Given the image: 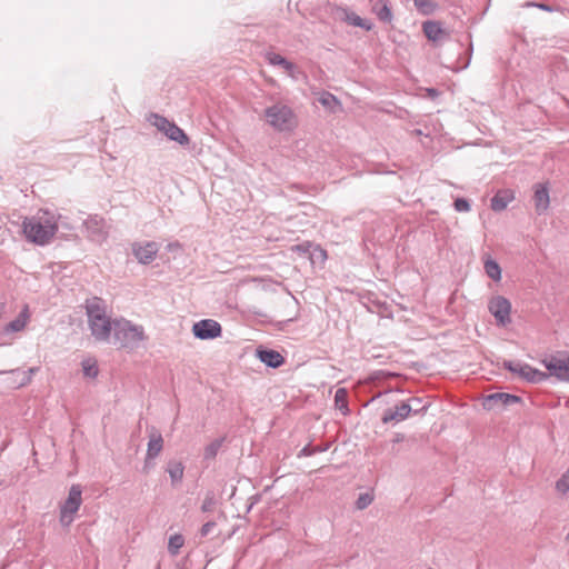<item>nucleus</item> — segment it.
Here are the masks:
<instances>
[{
	"label": "nucleus",
	"instance_id": "nucleus-1",
	"mask_svg": "<svg viewBox=\"0 0 569 569\" xmlns=\"http://www.w3.org/2000/svg\"><path fill=\"white\" fill-rule=\"evenodd\" d=\"M22 230L30 242L46 246L58 231L56 216L49 210H40L37 216L23 220Z\"/></svg>",
	"mask_w": 569,
	"mask_h": 569
},
{
	"label": "nucleus",
	"instance_id": "nucleus-2",
	"mask_svg": "<svg viewBox=\"0 0 569 569\" xmlns=\"http://www.w3.org/2000/svg\"><path fill=\"white\" fill-rule=\"evenodd\" d=\"M112 342L127 352L138 351L148 341L143 326L136 325L124 318L113 320Z\"/></svg>",
	"mask_w": 569,
	"mask_h": 569
},
{
	"label": "nucleus",
	"instance_id": "nucleus-3",
	"mask_svg": "<svg viewBox=\"0 0 569 569\" xmlns=\"http://www.w3.org/2000/svg\"><path fill=\"white\" fill-rule=\"evenodd\" d=\"M86 311L92 336L108 341L113 332V320L107 317L103 300L98 297L87 300Z\"/></svg>",
	"mask_w": 569,
	"mask_h": 569
},
{
	"label": "nucleus",
	"instance_id": "nucleus-4",
	"mask_svg": "<svg viewBox=\"0 0 569 569\" xmlns=\"http://www.w3.org/2000/svg\"><path fill=\"white\" fill-rule=\"evenodd\" d=\"M267 122L279 132L291 131L296 128L297 121L293 110L282 103H276L264 110Z\"/></svg>",
	"mask_w": 569,
	"mask_h": 569
},
{
	"label": "nucleus",
	"instance_id": "nucleus-5",
	"mask_svg": "<svg viewBox=\"0 0 569 569\" xmlns=\"http://www.w3.org/2000/svg\"><path fill=\"white\" fill-rule=\"evenodd\" d=\"M149 121L169 140L174 141L183 147L189 144L190 139L188 134L173 121H170L166 117L158 113H151Z\"/></svg>",
	"mask_w": 569,
	"mask_h": 569
},
{
	"label": "nucleus",
	"instance_id": "nucleus-6",
	"mask_svg": "<svg viewBox=\"0 0 569 569\" xmlns=\"http://www.w3.org/2000/svg\"><path fill=\"white\" fill-rule=\"evenodd\" d=\"M502 365L505 369L518 375L528 382L541 383L548 379V375H546V372L531 368L529 365H523L519 361L503 360Z\"/></svg>",
	"mask_w": 569,
	"mask_h": 569
},
{
	"label": "nucleus",
	"instance_id": "nucleus-7",
	"mask_svg": "<svg viewBox=\"0 0 569 569\" xmlns=\"http://www.w3.org/2000/svg\"><path fill=\"white\" fill-rule=\"evenodd\" d=\"M81 501V487L72 485L68 498L60 509V522L63 526H69L72 522L73 515L79 510Z\"/></svg>",
	"mask_w": 569,
	"mask_h": 569
},
{
	"label": "nucleus",
	"instance_id": "nucleus-8",
	"mask_svg": "<svg viewBox=\"0 0 569 569\" xmlns=\"http://www.w3.org/2000/svg\"><path fill=\"white\" fill-rule=\"evenodd\" d=\"M522 398L517 395H511L507 392H493L482 397V408L485 410H503L505 408L515 405L521 403Z\"/></svg>",
	"mask_w": 569,
	"mask_h": 569
},
{
	"label": "nucleus",
	"instance_id": "nucleus-9",
	"mask_svg": "<svg viewBox=\"0 0 569 569\" xmlns=\"http://www.w3.org/2000/svg\"><path fill=\"white\" fill-rule=\"evenodd\" d=\"M488 310L495 317L498 326L506 327L511 322V302L507 298L492 297L488 302Z\"/></svg>",
	"mask_w": 569,
	"mask_h": 569
},
{
	"label": "nucleus",
	"instance_id": "nucleus-10",
	"mask_svg": "<svg viewBox=\"0 0 569 569\" xmlns=\"http://www.w3.org/2000/svg\"><path fill=\"white\" fill-rule=\"evenodd\" d=\"M428 406L429 405H425L420 408H413L411 405L407 402H401L395 408H388L387 410H385L381 417V421L383 423H389L391 421L399 422L408 418L411 412L419 413L426 411L428 409Z\"/></svg>",
	"mask_w": 569,
	"mask_h": 569
},
{
	"label": "nucleus",
	"instance_id": "nucleus-11",
	"mask_svg": "<svg viewBox=\"0 0 569 569\" xmlns=\"http://www.w3.org/2000/svg\"><path fill=\"white\" fill-rule=\"evenodd\" d=\"M192 332L198 339L209 340L220 337L222 328L221 325L213 319H202L193 325Z\"/></svg>",
	"mask_w": 569,
	"mask_h": 569
},
{
	"label": "nucleus",
	"instance_id": "nucleus-12",
	"mask_svg": "<svg viewBox=\"0 0 569 569\" xmlns=\"http://www.w3.org/2000/svg\"><path fill=\"white\" fill-rule=\"evenodd\" d=\"M542 363L548 370L546 375L560 381H569V358H543Z\"/></svg>",
	"mask_w": 569,
	"mask_h": 569
},
{
	"label": "nucleus",
	"instance_id": "nucleus-13",
	"mask_svg": "<svg viewBox=\"0 0 569 569\" xmlns=\"http://www.w3.org/2000/svg\"><path fill=\"white\" fill-rule=\"evenodd\" d=\"M148 438L149 441L143 467L144 470L152 467L151 461H153L163 449L162 435L154 427L150 429Z\"/></svg>",
	"mask_w": 569,
	"mask_h": 569
},
{
	"label": "nucleus",
	"instance_id": "nucleus-14",
	"mask_svg": "<svg viewBox=\"0 0 569 569\" xmlns=\"http://www.w3.org/2000/svg\"><path fill=\"white\" fill-rule=\"evenodd\" d=\"M159 251V246L154 241H148L143 244L136 243L132 247V252L137 260L142 264L152 262Z\"/></svg>",
	"mask_w": 569,
	"mask_h": 569
},
{
	"label": "nucleus",
	"instance_id": "nucleus-15",
	"mask_svg": "<svg viewBox=\"0 0 569 569\" xmlns=\"http://www.w3.org/2000/svg\"><path fill=\"white\" fill-rule=\"evenodd\" d=\"M84 228L91 240L101 242L107 239L108 232L104 230V221L98 216L89 217L84 221Z\"/></svg>",
	"mask_w": 569,
	"mask_h": 569
},
{
	"label": "nucleus",
	"instance_id": "nucleus-16",
	"mask_svg": "<svg viewBox=\"0 0 569 569\" xmlns=\"http://www.w3.org/2000/svg\"><path fill=\"white\" fill-rule=\"evenodd\" d=\"M533 202L537 214L546 213L550 204L549 189L547 183H537L533 187Z\"/></svg>",
	"mask_w": 569,
	"mask_h": 569
},
{
	"label": "nucleus",
	"instance_id": "nucleus-17",
	"mask_svg": "<svg viewBox=\"0 0 569 569\" xmlns=\"http://www.w3.org/2000/svg\"><path fill=\"white\" fill-rule=\"evenodd\" d=\"M422 31L429 41L437 42L449 34L442 28L441 22L435 20H427L422 23Z\"/></svg>",
	"mask_w": 569,
	"mask_h": 569
},
{
	"label": "nucleus",
	"instance_id": "nucleus-18",
	"mask_svg": "<svg viewBox=\"0 0 569 569\" xmlns=\"http://www.w3.org/2000/svg\"><path fill=\"white\" fill-rule=\"evenodd\" d=\"M515 199L513 192L509 189L499 190L492 198L490 207L493 211H502Z\"/></svg>",
	"mask_w": 569,
	"mask_h": 569
},
{
	"label": "nucleus",
	"instance_id": "nucleus-19",
	"mask_svg": "<svg viewBox=\"0 0 569 569\" xmlns=\"http://www.w3.org/2000/svg\"><path fill=\"white\" fill-rule=\"evenodd\" d=\"M29 319V310L26 306L20 313L17 316L16 319L10 321L8 325H6L2 329L3 335H9L13 332H19L24 329L27 321Z\"/></svg>",
	"mask_w": 569,
	"mask_h": 569
},
{
	"label": "nucleus",
	"instance_id": "nucleus-20",
	"mask_svg": "<svg viewBox=\"0 0 569 569\" xmlns=\"http://www.w3.org/2000/svg\"><path fill=\"white\" fill-rule=\"evenodd\" d=\"M372 12L383 23H390L393 20V13L388 0H377L372 6Z\"/></svg>",
	"mask_w": 569,
	"mask_h": 569
},
{
	"label": "nucleus",
	"instance_id": "nucleus-21",
	"mask_svg": "<svg viewBox=\"0 0 569 569\" xmlns=\"http://www.w3.org/2000/svg\"><path fill=\"white\" fill-rule=\"evenodd\" d=\"M266 60L271 66H280L282 67L289 74H292V72L296 70V64L288 59L283 58L279 53L269 51L266 53Z\"/></svg>",
	"mask_w": 569,
	"mask_h": 569
},
{
	"label": "nucleus",
	"instance_id": "nucleus-22",
	"mask_svg": "<svg viewBox=\"0 0 569 569\" xmlns=\"http://www.w3.org/2000/svg\"><path fill=\"white\" fill-rule=\"evenodd\" d=\"M166 471L169 473L171 485L176 486L183 479L184 466L181 461L170 460Z\"/></svg>",
	"mask_w": 569,
	"mask_h": 569
},
{
	"label": "nucleus",
	"instance_id": "nucleus-23",
	"mask_svg": "<svg viewBox=\"0 0 569 569\" xmlns=\"http://www.w3.org/2000/svg\"><path fill=\"white\" fill-rule=\"evenodd\" d=\"M312 243L310 241H305L298 244H295L291 247L292 252H297L299 254H307L310 253L313 256L317 253V257L320 258L322 261L327 259V252L326 250L321 249L320 247H315L313 252H311Z\"/></svg>",
	"mask_w": 569,
	"mask_h": 569
},
{
	"label": "nucleus",
	"instance_id": "nucleus-24",
	"mask_svg": "<svg viewBox=\"0 0 569 569\" xmlns=\"http://www.w3.org/2000/svg\"><path fill=\"white\" fill-rule=\"evenodd\" d=\"M241 356H281L279 351L269 349L262 345H248L243 348Z\"/></svg>",
	"mask_w": 569,
	"mask_h": 569
},
{
	"label": "nucleus",
	"instance_id": "nucleus-25",
	"mask_svg": "<svg viewBox=\"0 0 569 569\" xmlns=\"http://www.w3.org/2000/svg\"><path fill=\"white\" fill-rule=\"evenodd\" d=\"M335 407H336V409L341 411V413L343 416H348L350 413V409H349V406H348V391H347V389H345V388L337 389V391L335 393Z\"/></svg>",
	"mask_w": 569,
	"mask_h": 569
},
{
	"label": "nucleus",
	"instance_id": "nucleus-26",
	"mask_svg": "<svg viewBox=\"0 0 569 569\" xmlns=\"http://www.w3.org/2000/svg\"><path fill=\"white\" fill-rule=\"evenodd\" d=\"M413 6L422 16H431L438 9L433 0H413Z\"/></svg>",
	"mask_w": 569,
	"mask_h": 569
},
{
	"label": "nucleus",
	"instance_id": "nucleus-27",
	"mask_svg": "<svg viewBox=\"0 0 569 569\" xmlns=\"http://www.w3.org/2000/svg\"><path fill=\"white\" fill-rule=\"evenodd\" d=\"M485 271L487 276L492 279L493 281H500L501 280V268L499 263L489 258L485 261Z\"/></svg>",
	"mask_w": 569,
	"mask_h": 569
},
{
	"label": "nucleus",
	"instance_id": "nucleus-28",
	"mask_svg": "<svg viewBox=\"0 0 569 569\" xmlns=\"http://www.w3.org/2000/svg\"><path fill=\"white\" fill-rule=\"evenodd\" d=\"M259 365L258 369H254L256 371L262 373L261 369L263 368L266 371H268V368L277 369L284 365L286 358H258Z\"/></svg>",
	"mask_w": 569,
	"mask_h": 569
},
{
	"label": "nucleus",
	"instance_id": "nucleus-29",
	"mask_svg": "<svg viewBox=\"0 0 569 569\" xmlns=\"http://www.w3.org/2000/svg\"><path fill=\"white\" fill-rule=\"evenodd\" d=\"M329 447H330V445L328 442L317 445V446H312L311 443H308L299 451L298 457L299 458L309 457V456H312L316 453L325 452L329 449Z\"/></svg>",
	"mask_w": 569,
	"mask_h": 569
},
{
	"label": "nucleus",
	"instance_id": "nucleus-30",
	"mask_svg": "<svg viewBox=\"0 0 569 569\" xmlns=\"http://www.w3.org/2000/svg\"><path fill=\"white\" fill-rule=\"evenodd\" d=\"M224 441V438H218L214 439L212 442H210L206 448L203 452V457L206 460L214 459L218 455V451L222 447V443Z\"/></svg>",
	"mask_w": 569,
	"mask_h": 569
},
{
	"label": "nucleus",
	"instance_id": "nucleus-31",
	"mask_svg": "<svg viewBox=\"0 0 569 569\" xmlns=\"http://www.w3.org/2000/svg\"><path fill=\"white\" fill-rule=\"evenodd\" d=\"M82 371L86 377L96 378L99 373L96 358H84L82 361Z\"/></svg>",
	"mask_w": 569,
	"mask_h": 569
},
{
	"label": "nucleus",
	"instance_id": "nucleus-32",
	"mask_svg": "<svg viewBox=\"0 0 569 569\" xmlns=\"http://www.w3.org/2000/svg\"><path fill=\"white\" fill-rule=\"evenodd\" d=\"M184 539L182 535H173L169 538L168 542V551L170 555L176 556L178 555L180 548L183 546Z\"/></svg>",
	"mask_w": 569,
	"mask_h": 569
},
{
	"label": "nucleus",
	"instance_id": "nucleus-33",
	"mask_svg": "<svg viewBox=\"0 0 569 569\" xmlns=\"http://www.w3.org/2000/svg\"><path fill=\"white\" fill-rule=\"evenodd\" d=\"M216 503H217V500H216L214 493L212 491L207 492V495L203 499L202 506H201V510L203 512H211L214 509Z\"/></svg>",
	"mask_w": 569,
	"mask_h": 569
},
{
	"label": "nucleus",
	"instance_id": "nucleus-34",
	"mask_svg": "<svg viewBox=\"0 0 569 569\" xmlns=\"http://www.w3.org/2000/svg\"><path fill=\"white\" fill-rule=\"evenodd\" d=\"M372 501H373L372 495H370L368 492L361 493V495H359L358 499L356 500V508L358 510H363L368 506H370Z\"/></svg>",
	"mask_w": 569,
	"mask_h": 569
},
{
	"label": "nucleus",
	"instance_id": "nucleus-35",
	"mask_svg": "<svg viewBox=\"0 0 569 569\" xmlns=\"http://www.w3.org/2000/svg\"><path fill=\"white\" fill-rule=\"evenodd\" d=\"M556 489L562 493L569 491V469L557 480Z\"/></svg>",
	"mask_w": 569,
	"mask_h": 569
},
{
	"label": "nucleus",
	"instance_id": "nucleus-36",
	"mask_svg": "<svg viewBox=\"0 0 569 569\" xmlns=\"http://www.w3.org/2000/svg\"><path fill=\"white\" fill-rule=\"evenodd\" d=\"M319 101L322 106L328 107V108L339 104V101L336 98V96H333L330 92H323L321 94V97L319 98Z\"/></svg>",
	"mask_w": 569,
	"mask_h": 569
},
{
	"label": "nucleus",
	"instance_id": "nucleus-37",
	"mask_svg": "<svg viewBox=\"0 0 569 569\" xmlns=\"http://www.w3.org/2000/svg\"><path fill=\"white\" fill-rule=\"evenodd\" d=\"M453 208L458 212H468L471 209V204L466 198H457L453 202Z\"/></svg>",
	"mask_w": 569,
	"mask_h": 569
},
{
	"label": "nucleus",
	"instance_id": "nucleus-38",
	"mask_svg": "<svg viewBox=\"0 0 569 569\" xmlns=\"http://www.w3.org/2000/svg\"><path fill=\"white\" fill-rule=\"evenodd\" d=\"M38 370V368L33 367V368H29L28 371H22V378L21 380L19 381V386L22 387V386H26L27 383L30 382L31 380V375L33 372H36Z\"/></svg>",
	"mask_w": 569,
	"mask_h": 569
},
{
	"label": "nucleus",
	"instance_id": "nucleus-39",
	"mask_svg": "<svg viewBox=\"0 0 569 569\" xmlns=\"http://www.w3.org/2000/svg\"><path fill=\"white\" fill-rule=\"evenodd\" d=\"M216 526L217 523L212 520L203 523L199 532L200 537H207L212 531V529L216 528Z\"/></svg>",
	"mask_w": 569,
	"mask_h": 569
},
{
	"label": "nucleus",
	"instance_id": "nucleus-40",
	"mask_svg": "<svg viewBox=\"0 0 569 569\" xmlns=\"http://www.w3.org/2000/svg\"><path fill=\"white\" fill-rule=\"evenodd\" d=\"M527 7H535V8H538L540 10H543V11H547V12H553L556 11L557 9L547 4V3H542V2H527L526 3Z\"/></svg>",
	"mask_w": 569,
	"mask_h": 569
},
{
	"label": "nucleus",
	"instance_id": "nucleus-41",
	"mask_svg": "<svg viewBox=\"0 0 569 569\" xmlns=\"http://www.w3.org/2000/svg\"><path fill=\"white\" fill-rule=\"evenodd\" d=\"M347 21L355 27L362 26V18L355 12L347 13Z\"/></svg>",
	"mask_w": 569,
	"mask_h": 569
},
{
	"label": "nucleus",
	"instance_id": "nucleus-42",
	"mask_svg": "<svg viewBox=\"0 0 569 569\" xmlns=\"http://www.w3.org/2000/svg\"><path fill=\"white\" fill-rule=\"evenodd\" d=\"M391 375H392V373H390V372L376 371V372H373V373L370 376V378H369V379H370L371 381H376V380H378V379H380V378H382V377H388V376H391Z\"/></svg>",
	"mask_w": 569,
	"mask_h": 569
},
{
	"label": "nucleus",
	"instance_id": "nucleus-43",
	"mask_svg": "<svg viewBox=\"0 0 569 569\" xmlns=\"http://www.w3.org/2000/svg\"><path fill=\"white\" fill-rule=\"evenodd\" d=\"M358 27L369 31V30L372 29L373 23L370 20L363 19L362 20V26H358Z\"/></svg>",
	"mask_w": 569,
	"mask_h": 569
},
{
	"label": "nucleus",
	"instance_id": "nucleus-44",
	"mask_svg": "<svg viewBox=\"0 0 569 569\" xmlns=\"http://www.w3.org/2000/svg\"><path fill=\"white\" fill-rule=\"evenodd\" d=\"M406 437L403 433H396L395 438L392 439V443H399L405 441Z\"/></svg>",
	"mask_w": 569,
	"mask_h": 569
},
{
	"label": "nucleus",
	"instance_id": "nucleus-45",
	"mask_svg": "<svg viewBox=\"0 0 569 569\" xmlns=\"http://www.w3.org/2000/svg\"><path fill=\"white\" fill-rule=\"evenodd\" d=\"M428 93H429V96H431V97H436V96H438V91H437L436 89H433V88L428 89Z\"/></svg>",
	"mask_w": 569,
	"mask_h": 569
},
{
	"label": "nucleus",
	"instance_id": "nucleus-46",
	"mask_svg": "<svg viewBox=\"0 0 569 569\" xmlns=\"http://www.w3.org/2000/svg\"><path fill=\"white\" fill-rule=\"evenodd\" d=\"M485 361H486V365H488V366H493L495 365L493 360L491 358H489V357H486Z\"/></svg>",
	"mask_w": 569,
	"mask_h": 569
},
{
	"label": "nucleus",
	"instance_id": "nucleus-47",
	"mask_svg": "<svg viewBox=\"0 0 569 569\" xmlns=\"http://www.w3.org/2000/svg\"><path fill=\"white\" fill-rule=\"evenodd\" d=\"M413 366L420 371L425 366L421 362H415Z\"/></svg>",
	"mask_w": 569,
	"mask_h": 569
},
{
	"label": "nucleus",
	"instance_id": "nucleus-48",
	"mask_svg": "<svg viewBox=\"0 0 569 569\" xmlns=\"http://www.w3.org/2000/svg\"><path fill=\"white\" fill-rule=\"evenodd\" d=\"M380 396H381V392L377 393V395H376V396H373L369 401H367V402L365 403V406H368V403H369L370 401H373L376 398H379Z\"/></svg>",
	"mask_w": 569,
	"mask_h": 569
},
{
	"label": "nucleus",
	"instance_id": "nucleus-49",
	"mask_svg": "<svg viewBox=\"0 0 569 569\" xmlns=\"http://www.w3.org/2000/svg\"><path fill=\"white\" fill-rule=\"evenodd\" d=\"M411 401L417 402L418 405L421 403V399L419 398H412Z\"/></svg>",
	"mask_w": 569,
	"mask_h": 569
},
{
	"label": "nucleus",
	"instance_id": "nucleus-50",
	"mask_svg": "<svg viewBox=\"0 0 569 569\" xmlns=\"http://www.w3.org/2000/svg\"><path fill=\"white\" fill-rule=\"evenodd\" d=\"M558 356L567 357V356H569V352H558Z\"/></svg>",
	"mask_w": 569,
	"mask_h": 569
},
{
	"label": "nucleus",
	"instance_id": "nucleus-51",
	"mask_svg": "<svg viewBox=\"0 0 569 569\" xmlns=\"http://www.w3.org/2000/svg\"><path fill=\"white\" fill-rule=\"evenodd\" d=\"M566 540L569 542V532L566 536Z\"/></svg>",
	"mask_w": 569,
	"mask_h": 569
},
{
	"label": "nucleus",
	"instance_id": "nucleus-52",
	"mask_svg": "<svg viewBox=\"0 0 569 569\" xmlns=\"http://www.w3.org/2000/svg\"><path fill=\"white\" fill-rule=\"evenodd\" d=\"M2 486V481L0 480V487Z\"/></svg>",
	"mask_w": 569,
	"mask_h": 569
}]
</instances>
